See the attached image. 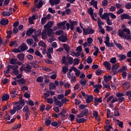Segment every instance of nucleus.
<instances>
[{"label": "nucleus", "instance_id": "nucleus-28", "mask_svg": "<svg viewBox=\"0 0 131 131\" xmlns=\"http://www.w3.org/2000/svg\"><path fill=\"white\" fill-rule=\"evenodd\" d=\"M73 70H74V71H75V75H76V76L77 77H78V76H79V75H80V71L79 70L77 69V68L74 67Z\"/></svg>", "mask_w": 131, "mask_h": 131}, {"label": "nucleus", "instance_id": "nucleus-13", "mask_svg": "<svg viewBox=\"0 0 131 131\" xmlns=\"http://www.w3.org/2000/svg\"><path fill=\"white\" fill-rule=\"evenodd\" d=\"M1 25H3V26H6V25H8L9 24V19H2L0 21Z\"/></svg>", "mask_w": 131, "mask_h": 131}, {"label": "nucleus", "instance_id": "nucleus-54", "mask_svg": "<svg viewBox=\"0 0 131 131\" xmlns=\"http://www.w3.org/2000/svg\"><path fill=\"white\" fill-rule=\"evenodd\" d=\"M86 62L88 63V64H91V63H93V59L91 56H89L88 58L86 59Z\"/></svg>", "mask_w": 131, "mask_h": 131}, {"label": "nucleus", "instance_id": "nucleus-18", "mask_svg": "<svg viewBox=\"0 0 131 131\" xmlns=\"http://www.w3.org/2000/svg\"><path fill=\"white\" fill-rule=\"evenodd\" d=\"M1 99L2 101H8V100L10 99V95H9V94H5L3 95Z\"/></svg>", "mask_w": 131, "mask_h": 131}, {"label": "nucleus", "instance_id": "nucleus-7", "mask_svg": "<svg viewBox=\"0 0 131 131\" xmlns=\"http://www.w3.org/2000/svg\"><path fill=\"white\" fill-rule=\"evenodd\" d=\"M68 39V37H67V36L61 35L60 36L58 37V40H59V41H61V42H66Z\"/></svg>", "mask_w": 131, "mask_h": 131}, {"label": "nucleus", "instance_id": "nucleus-40", "mask_svg": "<svg viewBox=\"0 0 131 131\" xmlns=\"http://www.w3.org/2000/svg\"><path fill=\"white\" fill-rule=\"evenodd\" d=\"M35 55L36 56H37L38 57H40V58H42V57H43V56H42L41 55V53H40V52H39V51L38 50H36L35 51Z\"/></svg>", "mask_w": 131, "mask_h": 131}, {"label": "nucleus", "instance_id": "nucleus-45", "mask_svg": "<svg viewBox=\"0 0 131 131\" xmlns=\"http://www.w3.org/2000/svg\"><path fill=\"white\" fill-rule=\"evenodd\" d=\"M68 69H69L68 67L64 66L62 67V71L65 74L67 72V71H68Z\"/></svg>", "mask_w": 131, "mask_h": 131}, {"label": "nucleus", "instance_id": "nucleus-25", "mask_svg": "<svg viewBox=\"0 0 131 131\" xmlns=\"http://www.w3.org/2000/svg\"><path fill=\"white\" fill-rule=\"evenodd\" d=\"M100 17H101V19H102L103 20H105L107 19V18H109V13H103V15H101V16H100Z\"/></svg>", "mask_w": 131, "mask_h": 131}, {"label": "nucleus", "instance_id": "nucleus-11", "mask_svg": "<svg viewBox=\"0 0 131 131\" xmlns=\"http://www.w3.org/2000/svg\"><path fill=\"white\" fill-rule=\"evenodd\" d=\"M53 21H50L47 23L46 25L44 26V28H46V29H51L52 26H53Z\"/></svg>", "mask_w": 131, "mask_h": 131}, {"label": "nucleus", "instance_id": "nucleus-42", "mask_svg": "<svg viewBox=\"0 0 131 131\" xmlns=\"http://www.w3.org/2000/svg\"><path fill=\"white\" fill-rule=\"evenodd\" d=\"M16 111H17V107L14 106L13 110H10V113L11 114H15L16 113Z\"/></svg>", "mask_w": 131, "mask_h": 131}, {"label": "nucleus", "instance_id": "nucleus-34", "mask_svg": "<svg viewBox=\"0 0 131 131\" xmlns=\"http://www.w3.org/2000/svg\"><path fill=\"white\" fill-rule=\"evenodd\" d=\"M94 103H102V97L98 98L97 97H95L94 98Z\"/></svg>", "mask_w": 131, "mask_h": 131}, {"label": "nucleus", "instance_id": "nucleus-3", "mask_svg": "<svg viewBox=\"0 0 131 131\" xmlns=\"http://www.w3.org/2000/svg\"><path fill=\"white\" fill-rule=\"evenodd\" d=\"M66 23H67V21L64 20L62 22L57 23V27L59 29H62V30H65L66 29Z\"/></svg>", "mask_w": 131, "mask_h": 131}, {"label": "nucleus", "instance_id": "nucleus-12", "mask_svg": "<svg viewBox=\"0 0 131 131\" xmlns=\"http://www.w3.org/2000/svg\"><path fill=\"white\" fill-rule=\"evenodd\" d=\"M45 31L47 32V35L49 37H51V36L53 35V33H54V32H53V29H47V30Z\"/></svg>", "mask_w": 131, "mask_h": 131}, {"label": "nucleus", "instance_id": "nucleus-26", "mask_svg": "<svg viewBox=\"0 0 131 131\" xmlns=\"http://www.w3.org/2000/svg\"><path fill=\"white\" fill-rule=\"evenodd\" d=\"M17 82H18L19 85L20 84H25V79L24 78L18 79L17 80Z\"/></svg>", "mask_w": 131, "mask_h": 131}, {"label": "nucleus", "instance_id": "nucleus-51", "mask_svg": "<svg viewBox=\"0 0 131 131\" xmlns=\"http://www.w3.org/2000/svg\"><path fill=\"white\" fill-rule=\"evenodd\" d=\"M36 81H37V82H42V81H43V77L41 76L37 77L36 79Z\"/></svg>", "mask_w": 131, "mask_h": 131}, {"label": "nucleus", "instance_id": "nucleus-8", "mask_svg": "<svg viewBox=\"0 0 131 131\" xmlns=\"http://www.w3.org/2000/svg\"><path fill=\"white\" fill-rule=\"evenodd\" d=\"M61 1L60 0H49V3L52 6V7H54L55 5L56 6L57 5H59L60 4Z\"/></svg>", "mask_w": 131, "mask_h": 131}, {"label": "nucleus", "instance_id": "nucleus-27", "mask_svg": "<svg viewBox=\"0 0 131 131\" xmlns=\"http://www.w3.org/2000/svg\"><path fill=\"white\" fill-rule=\"evenodd\" d=\"M118 35L120 37H123V38L125 37V34H124V31H123V30H120V29H119Z\"/></svg>", "mask_w": 131, "mask_h": 131}, {"label": "nucleus", "instance_id": "nucleus-22", "mask_svg": "<svg viewBox=\"0 0 131 131\" xmlns=\"http://www.w3.org/2000/svg\"><path fill=\"white\" fill-rule=\"evenodd\" d=\"M63 48L65 50L66 52L67 53H69V51H70V47H69V46H68V45L66 44V43H64L63 45Z\"/></svg>", "mask_w": 131, "mask_h": 131}, {"label": "nucleus", "instance_id": "nucleus-39", "mask_svg": "<svg viewBox=\"0 0 131 131\" xmlns=\"http://www.w3.org/2000/svg\"><path fill=\"white\" fill-rule=\"evenodd\" d=\"M52 126H54V127H59V124H58V122L54 121L51 122Z\"/></svg>", "mask_w": 131, "mask_h": 131}, {"label": "nucleus", "instance_id": "nucleus-36", "mask_svg": "<svg viewBox=\"0 0 131 131\" xmlns=\"http://www.w3.org/2000/svg\"><path fill=\"white\" fill-rule=\"evenodd\" d=\"M94 48L96 49V51L93 53V55L94 56H98V53L100 52V50H99V48L96 46H94Z\"/></svg>", "mask_w": 131, "mask_h": 131}, {"label": "nucleus", "instance_id": "nucleus-64", "mask_svg": "<svg viewBox=\"0 0 131 131\" xmlns=\"http://www.w3.org/2000/svg\"><path fill=\"white\" fill-rule=\"evenodd\" d=\"M125 8H126V9H131V2L126 3L125 5Z\"/></svg>", "mask_w": 131, "mask_h": 131}, {"label": "nucleus", "instance_id": "nucleus-21", "mask_svg": "<svg viewBox=\"0 0 131 131\" xmlns=\"http://www.w3.org/2000/svg\"><path fill=\"white\" fill-rule=\"evenodd\" d=\"M114 116H120V114L119 113V109L117 107H115L114 108Z\"/></svg>", "mask_w": 131, "mask_h": 131}, {"label": "nucleus", "instance_id": "nucleus-62", "mask_svg": "<svg viewBox=\"0 0 131 131\" xmlns=\"http://www.w3.org/2000/svg\"><path fill=\"white\" fill-rule=\"evenodd\" d=\"M52 122L51 120H47L46 121H45V124H46V125H47V126H50V125H51Z\"/></svg>", "mask_w": 131, "mask_h": 131}, {"label": "nucleus", "instance_id": "nucleus-33", "mask_svg": "<svg viewBox=\"0 0 131 131\" xmlns=\"http://www.w3.org/2000/svg\"><path fill=\"white\" fill-rule=\"evenodd\" d=\"M49 89L50 91H52V90H56V85L53 82L51 83L49 85Z\"/></svg>", "mask_w": 131, "mask_h": 131}, {"label": "nucleus", "instance_id": "nucleus-47", "mask_svg": "<svg viewBox=\"0 0 131 131\" xmlns=\"http://www.w3.org/2000/svg\"><path fill=\"white\" fill-rule=\"evenodd\" d=\"M110 62L111 63H112V64H115V63H116V62H117V60H116V57H112L110 59Z\"/></svg>", "mask_w": 131, "mask_h": 131}, {"label": "nucleus", "instance_id": "nucleus-29", "mask_svg": "<svg viewBox=\"0 0 131 131\" xmlns=\"http://www.w3.org/2000/svg\"><path fill=\"white\" fill-rule=\"evenodd\" d=\"M16 104H17V105H20V106H22V107H24V106H25V101L24 99L21 98V100H20L16 102Z\"/></svg>", "mask_w": 131, "mask_h": 131}, {"label": "nucleus", "instance_id": "nucleus-52", "mask_svg": "<svg viewBox=\"0 0 131 131\" xmlns=\"http://www.w3.org/2000/svg\"><path fill=\"white\" fill-rule=\"evenodd\" d=\"M68 59L69 64H70V65H72V64L73 63V58H72V57H69Z\"/></svg>", "mask_w": 131, "mask_h": 131}, {"label": "nucleus", "instance_id": "nucleus-58", "mask_svg": "<svg viewBox=\"0 0 131 131\" xmlns=\"http://www.w3.org/2000/svg\"><path fill=\"white\" fill-rule=\"evenodd\" d=\"M30 64L31 65L33 68H38V64L34 63V62H31Z\"/></svg>", "mask_w": 131, "mask_h": 131}, {"label": "nucleus", "instance_id": "nucleus-61", "mask_svg": "<svg viewBox=\"0 0 131 131\" xmlns=\"http://www.w3.org/2000/svg\"><path fill=\"white\" fill-rule=\"evenodd\" d=\"M23 112H27L28 111H29V107H28V106L25 105L23 109Z\"/></svg>", "mask_w": 131, "mask_h": 131}, {"label": "nucleus", "instance_id": "nucleus-10", "mask_svg": "<svg viewBox=\"0 0 131 131\" xmlns=\"http://www.w3.org/2000/svg\"><path fill=\"white\" fill-rule=\"evenodd\" d=\"M91 6H94L95 9H98V1L95 0H91L90 2Z\"/></svg>", "mask_w": 131, "mask_h": 131}, {"label": "nucleus", "instance_id": "nucleus-19", "mask_svg": "<svg viewBox=\"0 0 131 131\" xmlns=\"http://www.w3.org/2000/svg\"><path fill=\"white\" fill-rule=\"evenodd\" d=\"M94 100V96L93 95L88 96V98L86 99V102L87 103H91Z\"/></svg>", "mask_w": 131, "mask_h": 131}, {"label": "nucleus", "instance_id": "nucleus-15", "mask_svg": "<svg viewBox=\"0 0 131 131\" xmlns=\"http://www.w3.org/2000/svg\"><path fill=\"white\" fill-rule=\"evenodd\" d=\"M76 120L77 123H84V122L86 121V119H85L84 118H80V119L76 118Z\"/></svg>", "mask_w": 131, "mask_h": 131}, {"label": "nucleus", "instance_id": "nucleus-14", "mask_svg": "<svg viewBox=\"0 0 131 131\" xmlns=\"http://www.w3.org/2000/svg\"><path fill=\"white\" fill-rule=\"evenodd\" d=\"M118 58H119V61H123L126 59V56L124 54H117Z\"/></svg>", "mask_w": 131, "mask_h": 131}, {"label": "nucleus", "instance_id": "nucleus-44", "mask_svg": "<svg viewBox=\"0 0 131 131\" xmlns=\"http://www.w3.org/2000/svg\"><path fill=\"white\" fill-rule=\"evenodd\" d=\"M47 23V18L46 17H43L41 19V24L42 25H45V24Z\"/></svg>", "mask_w": 131, "mask_h": 131}, {"label": "nucleus", "instance_id": "nucleus-55", "mask_svg": "<svg viewBox=\"0 0 131 131\" xmlns=\"http://www.w3.org/2000/svg\"><path fill=\"white\" fill-rule=\"evenodd\" d=\"M106 23L107 25H112L113 23H112V20H110L109 17H107L106 19Z\"/></svg>", "mask_w": 131, "mask_h": 131}, {"label": "nucleus", "instance_id": "nucleus-4", "mask_svg": "<svg viewBox=\"0 0 131 131\" xmlns=\"http://www.w3.org/2000/svg\"><path fill=\"white\" fill-rule=\"evenodd\" d=\"M83 33L85 35H88V34H94L95 33V30L91 28L83 29Z\"/></svg>", "mask_w": 131, "mask_h": 131}, {"label": "nucleus", "instance_id": "nucleus-48", "mask_svg": "<svg viewBox=\"0 0 131 131\" xmlns=\"http://www.w3.org/2000/svg\"><path fill=\"white\" fill-rule=\"evenodd\" d=\"M64 33V31L62 30H58L55 32L56 35H62Z\"/></svg>", "mask_w": 131, "mask_h": 131}, {"label": "nucleus", "instance_id": "nucleus-41", "mask_svg": "<svg viewBox=\"0 0 131 131\" xmlns=\"http://www.w3.org/2000/svg\"><path fill=\"white\" fill-rule=\"evenodd\" d=\"M106 46V47H107V48H114V44L113 43H111L110 42H108L107 43H105Z\"/></svg>", "mask_w": 131, "mask_h": 131}, {"label": "nucleus", "instance_id": "nucleus-32", "mask_svg": "<svg viewBox=\"0 0 131 131\" xmlns=\"http://www.w3.org/2000/svg\"><path fill=\"white\" fill-rule=\"evenodd\" d=\"M78 108L81 110H84V109L88 108V104H80L78 105Z\"/></svg>", "mask_w": 131, "mask_h": 131}, {"label": "nucleus", "instance_id": "nucleus-31", "mask_svg": "<svg viewBox=\"0 0 131 131\" xmlns=\"http://www.w3.org/2000/svg\"><path fill=\"white\" fill-rule=\"evenodd\" d=\"M26 42L28 45V46H31L32 45H33V42H34V41H33V39L31 38L27 39L26 40Z\"/></svg>", "mask_w": 131, "mask_h": 131}, {"label": "nucleus", "instance_id": "nucleus-5", "mask_svg": "<svg viewBox=\"0 0 131 131\" xmlns=\"http://www.w3.org/2000/svg\"><path fill=\"white\" fill-rule=\"evenodd\" d=\"M121 21H123L124 19H128V20H131V16L125 13L121 14L120 16Z\"/></svg>", "mask_w": 131, "mask_h": 131}, {"label": "nucleus", "instance_id": "nucleus-56", "mask_svg": "<svg viewBox=\"0 0 131 131\" xmlns=\"http://www.w3.org/2000/svg\"><path fill=\"white\" fill-rule=\"evenodd\" d=\"M88 14H89L90 15H94V10H93L92 8H90L88 9Z\"/></svg>", "mask_w": 131, "mask_h": 131}, {"label": "nucleus", "instance_id": "nucleus-17", "mask_svg": "<svg viewBox=\"0 0 131 131\" xmlns=\"http://www.w3.org/2000/svg\"><path fill=\"white\" fill-rule=\"evenodd\" d=\"M34 32V30L32 28L29 29L27 31V33H26L27 36H31V34Z\"/></svg>", "mask_w": 131, "mask_h": 131}, {"label": "nucleus", "instance_id": "nucleus-16", "mask_svg": "<svg viewBox=\"0 0 131 131\" xmlns=\"http://www.w3.org/2000/svg\"><path fill=\"white\" fill-rule=\"evenodd\" d=\"M103 65L105 67H106L108 70H111V63L108 61H105L103 62Z\"/></svg>", "mask_w": 131, "mask_h": 131}, {"label": "nucleus", "instance_id": "nucleus-1", "mask_svg": "<svg viewBox=\"0 0 131 131\" xmlns=\"http://www.w3.org/2000/svg\"><path fill=\"white\" fill-rule=\"evenodd\" d=\"M69 23H68L66 24L67 30L71 29L72 31H73V30H74V26H75V25H77V21H72L70 20Z\"/></svg>", "mask_w": 131, "mask_h": 131}, {"label": "nucleus", "instance_id": "nucleus-38", "mask_svg": "<svg viewBox=\"0 0 131 131\" xmlns=\"http://www.w3.org/2000/svg\"><path fill=\"white\" fill-rule=\"evenodd\" d=\"M79 83H80V84H81V85L82 86H84V85H85V84H86V80L81 79L79 81Z\"/></svg>", "mask_w": 131, "mask_h": 131}, {"label": "nucleus", "instance_id": "nucleus-57", "mask_svg": "<svg viewBox=\"0 0 131 131\" xmlns=\"http://www.w3.org/2000/svg\"><path fill=\"white\" fill-rule=\"evenodd\" d=\"M24 96L25 98H26V99H29V98H30V94L28 93V92H26L24 94Z\"/></svg>", "mask_w": 131, "mask_h": 131}, {"label": "nucleus", "instance_id": "nucleus-60", "mask_svg": "<svg viewBox=\"0 0 131 131\" xmlns=\"http://www.w3.org/2000/svg\"><path fill=\"white\" fill-rule=\"evenodd\" d=\"M54 104H55L56 106H58V107H62V106H63V105L62 104V102H61L60 100H58Z\"/></svg>", "mask_w": 131, "mask_h": 131}, {"label": "nucleus", "instance_id": "nucleus-53", "mask_svg": "<svg viewBox=\"0 0 131 131\" xmlns=\"http://www.w3.org/2000/svg\"><path fill=\"white\" fill-rule=\"evenodd\" d=\"M45 62L47 63V64H51L52 65L54 64V61L49 59H45Z\"/></svg>", "mask_w": 131, "mask_h": 131}, {"label": "nucleus", "instance_id": "nucleus-63", "mask_svg": "<svg viewBox=\"0 0 131 131\" xmlns=\"http://www.w3.org/2000/svg\"><path fill=\"white\" fill-rule=\"evenodd\" d=\"M102 5L103 7H106V6L108 5V0H103L102 1Z\"/></svg>", "mask_w": 131, "mask_h": 131}, {"label": "nucleus", "instance_id": "nucleus-9", "mask_svg": "<svg viewBox=\"0 0 131 131\" xmlns=\"http://www.w3.org/2000/svg\"><path fill=\"white\" fill-rule=\"evenodd\" d=\"M17 58L19 61L23 62L24 61V58H25V54L24 53H19L17 55Z\"/></svg>", "mask_w": 131, "mask_h": 131}, {"label": "nucleus", "instance_id": "nucleus-2", "mask_svg": "<svg viewBox=\"0 0 131 131\" xmlns=\"http://www.w3.org/2000/svg\"><path fill=\"white\" fill-rule=\"evenodd\" d=\"M89 109L84 108L79 115H77V118H82V117H84V116H89Z\"/></svg>", "mask_w": 131, "mask_h": 131}, {"label": "nucleus", "instance_id": "nucleus-50", "mask_svg": "<svg viewBox=\"0 0 131 131\" xmlns=\"http://www.w3.org/2000/svg\"><path fill=\"white\" fill-rule=\"evenodd\" d=\"M102 84L103 85V89H107V90H110V85L109 84H105L104 82H102Z\"/></svg>", "mask_w": 131, "mask_h": 131}, {"label": "nucleus", "instance_id": "nucleus-49", "mask_svg": "<svg viewBox=\"0 0 131 131\" xmlns=\"http://www.w3.org/2000/svg\"><path fill=\"white\" fill-rule=\"evenodd\" d=\"M9 63L11 65H14V64H16V59H15V58H11L9 60Z\"/></svg>", "mask_w": 131, "mask_h": 131}, {"label": "nucleus", "instance_id": "nucleus-37", "mask_svg": "<svg viewBox=\"0 0 131 131\" xmlns=\"http://www.w3.org/2000/svg\"><path fill=\"white\" fill-rule=\"evenodd\" d=\"M35 19H36L35 15H32V17H30L29 18V22L31 24H32L31 22H33V21H34Z\"/></svg>", "mask_w": 131, "mask_h": 131}, {"label": "nucleus", "instance_id": "nucleus-46", "mask_svg": "<svg viewBox=\"0 0 131 131\" xmlns=\"http://www.w3.org/2000/svg\"><path fill=\"white\" fill-rule=\"evenodd\" d=\"M126 95L128 97V98L131 101V91L129 90L126 92Z\"/></svg>", "mask_w": 131, "mask_h": 131}, {"label": "nucleus", "instance_id": "nucleus-6", "mask_svg": "<svg viewBox=\"0 0 131 131\" xmlns=\"http://www.w3.org/2000/svg\"><path fill=\"white\" fill-rule=\"evenodd\" d=\"M19 48L21 52H24V51H27V50H28V47H27V45H26L25 43H21V45L19 47Z\"/></svg>", "mask_w": 131, "mask_h": 131}, {"label": "nucleus", "instance_id": "nucleus-23", "mask_svg": "<svg viewBox=\"0 0 131 131\" xmlns=\"http://www.w3.org/2000/svg\"><path fill=\"white\" fill-rule=\"evenodd\" d=\"M104 81L105 82H108V81H110L111 79H112V76L108 75V76H104Z\"/></svg>", "mask_w": 131, "mask_h": 131}, {"label": "nucleus", "instance_id": "nucleus-30", "mask_svg": "<svg viewBox=\"0 0 131 131\" xmlns=\"http://www.w3.org/2000/svg\"><path fill=\"white\" fill-rule=\"evenodd\" d=\"M118 68H119V64L118 63H115V64H114L112 66V70H113V71H115V70H117L118 69Z\"/></svg>", "mask_w": 131, "mask_h": 131}, {"label": "nucleus", "instance_id": "nucleus-35", "mask_svg": "<svg viewBox=\"0 0 131 131\" xmlns=\"http://www.w3.org/2000/svg\"><path fill=\"white\" fill-rule=\"evenodd\" d=\"M41 35L42 39H47V32H46V31H42Z\"/></svg>", "mask_w": 131, "mask_h": 131}, {"label": "nucleus", "instance_id": "nucleus-43", "mask_svg": "<svg viewBox=\"0 0 131 131\" xmlns=\"http://www.w3.org/2000/svg\"><path fill=\"white\" fill-rule=\"evenodd\" d=\"M11 12H6V11H3L2 12V15L4 16L5 17H9V16H11Z\"/></svg>", "mask_w": 131, "mask_h": 131}, {"label": "nucleus", "instance_id": "nucleus-59", "mask_svg": "<svg viewBox=\"0 0 131 131\" xmlns=\"http://www.w3.org/2000/svg\"><path fill=\"white\" fill-rule=\"evenodd\" d=\"M43 5V2H42V1H39L38 3V4L37 8L40 9V8H41V7H42Z\"/></svg>", "mask_w": 131, "mask_h": 131}, {"label": "nucleus", "instance_id": "nucleus-24", "mask_svg": "<svg viewBox=\"0 0 131 131\" xmlns=\"http://www.w3.org/2000/svg\"><path fill=\"white\" fill-rule=\"evenodd\" d=\"M114 43L116 46V47H117V48H118V49H119V50H122L123 49L122 45H121L120 43H117V42H116L115 41V40H114Z\"/></svg>", "mask_w": 131, "mask_h": 131}, {"label": "nucleus", "instance_id": "nucleus-20", "mask_svg": "<svg viewBox=\"0 0 131 131\" xmlns=\"http://www.w3.org/2000/svg\"><path fill=\"white\" fill-rule=\"evenodd\" d=\"M24 71L26 73H29L31 71V67L29 65L26 66V68H24Z\"/></svg>", "mask_w": 131, "mask_h": 131}]
</instances>
